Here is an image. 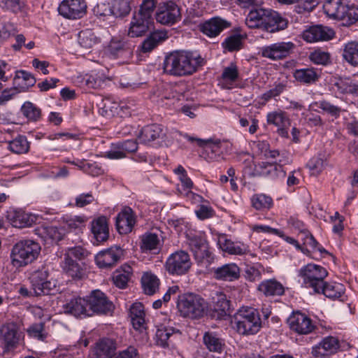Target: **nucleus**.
Masks as SVG:
<instances>
[{"instance_id":"13","label":"nucleus","mask_w":358,"mask_h":358,"mask_svg":"<svg viewBox=\"0 0 358 358\" xmlns=\"http://www.w3.org/2000/svg\"><path fill=\"white\" fill-rule=\"evenodd\" d=\"M231 27V22L220 17H213L199 24V31L209 38L219 36L224 29Z\"/></svg>"},{"instance_id":"25","label":"nucleus","mask_w":358,"mask_h":358,"mask_svg":"<svg viewBox=\"0 0 358 358\" xmlns=\"http://www.w3.org/2000/svg\"><path fill=\"white\" fill-rule=\"evenodd\" d=\"M91 231L97 242H104L109 236L108 223L106 217L100 216L91 222Z\"/></svg>"},{"instance_id":"28","label":"nucleus","mask_w":358,"mask_h":358,"mask_svg":"<svg viewBox=\"0 0 358 358\" xmlns=\"http://www.w3.org/2000/svg\"><path fill=\"white\" fill-rule=\"evenodd\" d=\"M214 276L217 280L234 281L240 277V268L234 263L226 264L214 271Z\"/></svg>"},{"instance_id":"35","label":"nucleus","mask_w":358,"mask_h":358,"mask_svg":"<svg viewBox=\"0 0 358 358\" xmlns=\"http://www.w3.org/2000/svg\"><path fill=\"white\" fill-rule=\"evenodd\" d=\"M266 13V9L261 8L250 10L245 18V24L251 29L260 28L263 29Z\"/></svg>"},{"instance_id":"54","label":"nucleus","mask_w":358,"mask_h":358,"mask_svg":"<svg viewBox=\"0 0 358 358\" xmlns=\"http://www.w3.org/2000/svg\"><path fill=\"white\" fill-rule=\"evenodd\" d=\"M62 267L67 274L73 278H78L81 275V268L80 265L76 261L65 255Z\"/></svg>"},{"instance_id":"50","label":"nucleus","mask_w":358,"mask_h":358,"mask_svg":"<svg viewBox=\"0 0 358 358\" xmlns=\"http://www.w3.org/2000/svg\"><path fill=\"white\" fill-rule=\"evenodd\" d=\"M110 4L113 15L115 17H124L131 9L129 0H112Z\"/></svg>"},{"instance_id":"49","label":"nucleus","mask_w":358,"mask_h":358,"mask_svg":"<svg viewBox=\"0 0 358 358\" xmlns=\"http://www.w3.org/2000/svg\"><path fill=\"white\" fill-rule=\"evenodd\" d=\"M213 309L221 315L226 314L229 309V301L223 292H216L212 297Z\"/></svg>"},{"instance_id":"18","label":"nucleus","mask_w":358,"mask_h":358,"mask_svg":"<svg viewBox=\"0 0 358 358\" xmlns=\"http://www.w3.org/2000/svg\"><path fill=\"white\" fill-rule=\"evenodd\" d=\"M136 222V216L133 210L128 206L124 207L116 217L117 229L122 234L131 232Z\"/></svg>"},{"instance_id":"53","label":"nucleus","mask_w":358,"mask_h":358,"mask_svg":"<svg viewBox=\"0 0 358 358\" xmlns=\"http://www.w3.org/2000/svg\"><path fill=\"white\" fill-rule=\"evenodd\" d=\"M14 81L18 85H20V83H22L20 88L23 90L34 86L36 83V79L34 76L31 73L23 70L16 72Z\"/></svg>"},{"instance_id":"61","label":"nucleus","mask_w":358,"mask_h":358,"mask_svg":"<svg viewBox=\"0 0 358 358\" xmlns=\"http://www.w3.org/2000/svg\"><path fill=\"white\" fill-rule=\"evenodd\" d=\"M28 334L33 338H36L41 341H44L47 337V334L44 330V324L43 323L34 324L27 329Z\"/></svg>"},{"instance_id":"27","label":"nucleus","mask_w":358,"mask_h":358,"mask_svg":"<svg viewBox=\"0 0 358 358\" xmlns=\"http://www.w3.org/2000/svg\"><path fill=\"white\" fill-rule=\"evenodd\" d=\"M164 136V129L161 125L151 124L143 128L138 136V139L141 143H148L157 139L165 141Z\"/></svg>"},{"instance_id":"36","label":"nucleus","mask_w":358,"mask_h":358,"mask_svg":"<svg viewBox=\"0 0 358 358\" xmlns=\"http://www.w3.org/2000/svg\"><path fill=\"white\" fill-rule=\"evenodd\" d=\"M166 38L167 34L164 31H156L152 32L142 43L141 50L143 52H149Z\"/></svg>"},{"instance_id":"44","label":"nucleus","mask_w":358,"mask_h":358,"mask_svg":"<svg viewBox=\"0 0 358 358\" xmlns=\"http://www.w3.org/2000/svg\"><path fill=\"white\" fill-rule=\"evenodd\" d=\"M345 288L343 285L338 282L323 283L320 289V293L324 294L329 299H338L344 293Z\"/></svg>"},{"instance_id":"22","label":"nucleus","mask_w":358,"mask_h":358,"mask_svg":"<svg viewBox=\"0 0 358 358\" xmlns=\"http://www.w3.org/2000/svg\"><path fill=\"white\" fill-rule=\"evenodd\" d=\"M62 307L65 313L71 314L75 317L89 316L87 298L73 297L67 301Z\"/></svg>"},{"instance_id":"8","label":"nucleus","mask_w":358,"mask_h":358,"mask_svg":"<svg viewBox=\"0 0 358 358\" xmlns=\"http://www.w3.org/2000/svg\"><path fill=\"white\" fill-rule=\"evenodd\" d=\"M181 19L180 9L173 1L164 2L159 6L156 20L164 25H172Z\"/></svg>"},{"instance_id":"2","label":"nucleus","mask_w":358,"mask_h":358,"mask_svg":"<svg viewBox=\"0 0 358 358\" xmlns=\"http://www.w3.org/2000/svg\"><path fill=\"white\" fill-rule=\"evenodd\" d=\"M41 251L39 244L31 240H23L15 243L10 252L11 264L19 268L31 263Z\"/></svg>"},{"instance_id":"6","label":"nucleus","mask_w":358,"mask_h":358,"mask_svg":"<svg viewBox=\"0 0 358 358\" xmlns=\"http://www.w3.org/2000/svg\"><path fill=\"white\" fill-rule=\"evenodd\" d=\"M192 265L189 254L184 250H178L167 258L165 268L169 274L182 275L189 271Z\"/></svg>"},{"instance_id":"12","label":"nucleus","mask_w":358,"mask_h":358,"mask_svg":"<svg viewBox=\"0 0 358 358\" xmlns=\"http://www.w3.org/2000/svg\"><path fill=\"white\" fill-rule=\"evenodd\" d=\"M266 121L268 124H272L277 128V133L282 138H289V128L291 120L286 112L277 110L268 113L266 115Z\"/></svg>"},{"instance_id":"1","label":"nucleus","mask_w":358,"mask_h":358,"mask_svg":"<svg viewBox=\"0 0 358 358\" xmlns=\"http://www.w3.org/2000/svg\"><path fill=\"white\" fill-rule=\"evenodd\" d=\"M199 64L198 59L186 51H173L167 55L163 62L164 73L173 76H185L194 73Z\"/></svg>"},{"instance_id":"33","label":"nucleus","mask_w":358,"mask_h":358,"mask_svg":"<svg viewBox=\"0 0 358 358\" xmlns=\"http://www.w3.org/2000/svg\"><path fill=\"white\" fill-rule=\"evenodd\" d=\"M203 341L206 348L210 352L221 353L225 347L224 340L213 331L206 332Z\"/></svg>"},{"instance_id":"48","label":"nucleus","mask_w":358,"mask_h":358,"mask_svg":"<svg viewBox=\"0 0 358 358\" xmlns=\"http://www.w3.org/2000/svg\"><path fill=\"white\" fill-rule=\"evenodd\" d=\"M8 148L15 154H25L29 150V143L24 136L20 135L8 142Z\"/></svg>"},{"instance_id":"55","label":"nucleus","mask_w":358,"mask_h":358,"mask_svg":"<svg viewBox=\"0 0 358 358\" xmlns=\"http://www.w3.org/2000/svg\"><path fill=\"white\" fill-rule=\"evenodd\" d=\"M336 86L339 92L343 94H358V84L350 78L341 80L336 83Z\"/></svg>"},{"instance_id":"26","label":"nucleus","mask_w":358,"mask_h":358,"mask_svg":"<svg viewBox=\"0 0 358 358\" xmlns=\"http://www.w3.org/2000/svg\"><path fill=\"white\" fill-rule=\"evenodd\" d=\"M220 248L230 255H241L248 252V247L244 243H234L225 235H221L217 240Z\"/></svg>"},{"instance_id":"4","label":"nucleus","mask_w":358,"mask_h":358,"mask_svg":"<svg viewBox=\"0 0 358 358\" xmlns=\"http://www.w3.org/2000/svg\"><path fill=\"white\" fill-rule=\"evenodd\" d=\"M178 308L184 317L199 318L207 310V303L199 295L188 294L182 296L178 302Z\"/></svg>"},{"instance_id":"7","label":"nucleus","mask_w":358,"mask_h":358,"mask_svg":"<svg viewBox=\"0 0 358 358\" xmlns=\"http://www.w3.org/2000/svg\"><path fill=\"white\" fill-rule=\"evenodd\" d=\"M187 244L199 261L206 259L208 262L212 259L211 253L208 250V244L205 236L201 232L189 231L186 234Z\"/></svg>"},{"instance_id":"17","label":"nucleus","mask_w":358,"mask_h":358,"mask_svg":"<svg viewBox=\"0 0 358 358\" xmlns=\"http://www.w3.org/2000/svg\"><path fill=\"white\" fill-rule=\"evenodd\" d=\"M334 31L325 26L315 25L303 32L302 37L304 41L308 43L317 41H329L334 36Z\"/></svg>"},{"instance_id":"40","label":"nucleus","mask_w":358,"mask_h":358,"mask_svg":"<svg viewBox=\"0 0 358 358\" xmlns=\"http://www.w3.org/2000/svg\"><path fill=\"white\" fill-rule=\"evenodd\" d=\"M159 279L150 272L145 273L141 278L143 292L148 295H153L159 290Z\"/></svg>"},{"instance_id":"43","label":"nucleus","mask_w":358,"mask_h":358,"mask_svg":"<svg viewBox=\"0 0 358 358\" xmlns=\"http://www.w3.org/2000/svg\"><path fill=\"white\" fill-rule=\"evenodd\" d=\"M132 275V268L128 265H124L121 270L116 271L113 276V283L120 289H124Z\"/></svg>"},{"instance_id":"14","label":"nucleus","mask_w":358,"mask_h":358,"mask_svg":"<svg viewBox=\"0 0 358 358\" xmlns=\"http://www.w3.org/2000/svg\"><path fill=\"white\" fill-rule=\"evenodd\" d=\"M287 323L290 329L299 334H308L315 328L311 319L299 311L293 313L288 317Z\"/></svg>"},{"instance_id":"21","label":"nucleus","mask_w":358,"mask_h":358,"mask_svg":"<svg viewBox=\"0 0 358 358\" xmlns=\"http://www.w3.org/2000/svg\"><path fill=\"white\" fill-rule=\"evenodd\" d=\"M266 16L263 30L274 33L287 28L288 24L287 20L282 17L278 12L267 10Z\"/></svg>"},{"instance_id":"11","label":"nucleus","mask_w":358,"mask_h":358,"mask_svg":"<svg viewBox=\"0 0 358 358\" xmlns=\"http://www.w3.org/2000/svg\"><path fill=\"white\" fill-rule=\"evenodd\" d=\"M295 45L292 42H278L261 48L262 57L272 60L287 57L294 50Z\"/></svg>"},{"instance_id":"62","label":"nucleus","mask_w":358,"mask_h":358,"mask_svg":"<svg viewBox=\"0 0 358 358\" xmlns=\"http://www.w3.org/2000/svg\"><path fill=\"white\" fill-rule=\"evenodd\" d=\"M285 89V85L282 83H275L273 87L266 91L262 96L264 101H268L273 98L278 96Z\"/></svg>"},{"instance_id":"16","label":"nucleus","mask_w":358,"mask_h":358,"mask_svg":"<svg viewBox=\"0 0 358 358\" xmlns=\"http://www.w3.org/2000/svg\"><path fill=\"white\" fill-rule=\"evenodd\" d=\"M152 27V20L134 13L129 23L127 35L131 38L141 37L145 35Z\"/></svg>"},{"instance_id":"57","label":"nucleus","mask_w":358,"mask_h":358,"mask_svg":"<svg viewBox=\"0 0 358 358\" xmlns=\"http://www.w3.org/2000/svg\"><path fill=\"white\" fill-rule=\"evenodd\" d=\"M156 5L157 0H143L138 11L136 13L152 20V15Z\"/></svg>"},{"instance_id":"15","label":"nucleus","mask_w":358,"mask_h":358,"mask_svg":"<svg viewBox=\"0 0 358 358\" xmlns=\"http://www.w3.org/2000/svg\"><path fill=\"white\" fill-rule=\"evenodd\" d=\"M122 255V249L115 245L99 252L95 256V261L99 268H110L117 263Z\"/></svg>"},{"instance_id":"46","label":"nucleus","mask_w":358,"mask_h":358,"mask_svg":"<svg viewBox=\"0 0 358 358\" xmlns=\"http://www.w3.org/2000/svg\"><path fill=\"white\" fill-rule=\"evenodd\" d=\"M238 77L239 71L238 66L235 63L231 62L228 66L224 68L221 80L224 85L229 87L230 85H232L238 80Z\"/></svg>"},{"instance_id":"23","label":"nucleus","mask_w":358,"mask_h":358,"mask_svg":"<svg viewBox=\"0 0 358 358\" xmlns=\"http://www.w3.org/2000/svg\"><path fill=\"white\" fill-rule=\"evenodd\" d=\"M174 135L176 137L177 136H182L190 143H196L199 146L205 148L208 155L207 157L209 160H217L220 157L219 154H217L220 151V142L211 143L208 141L191 136L187 134H182L178 131H176Z\"/></svg>"},{"instance_id":"60","label":"nucleus","mask_w":358,"mask_h":358,"mask_svg":"<svg viewBox=\"0 0 358 358\" xmlns=\"http://www.w3.org/2000/svg\"><path fill=\"white\" fill-rule=\"evenodd\" d=\"M87 218L84 215H75L66 220V225L71 230H81L85 227Z\"/></svg>"},{"instance_id":"45","label":"nucleus","mask_w":358,"mask_h":358,"mask_svg":"<svg viewBox=\"0 0 358 358\" xmlns=\"http://www.w3.org/2000/svg\"><path fill=\"white\" fill-rule=\"evenodd\" d=\"M128 43L120 36H114L110 41L107 50L113 56H119L129 50Z\"/></svg>"},{"instance_id":"30","label":"nucleus","mask_w":358,"mask_h":358,"mask_svg":"<svg viewBox=\"0 0 358 358\" xmlns=\"http://www.w3.org/2000/svg\"><path fill=\"white\" fill-rule=\"evenodd\" d=\"M116 350L115 342L109 338H103L96 343L94 355L97 358H113Z\"/></svg>"},{"instance_id":"5","label":"nucleus","mask_w":358,"mask_h":358,"mask_svg":"<svg viewBox=\"0 0 358 358\" xmlns=\"http://www.w3.org/2000/svg\"><path fill=\"white\" fill-rule=\"evenodd\" d=\"M299 275L307 287H311L315 292L320 293L324 279L327 276L328 272L320 265L308 264L300 269Z\"/></svg>"},{"instance_id":"29","label":"nucleus","mask_w":358,"mask_h":358,"mask_svg":"<svg viewBox=\"0 0 358 358\" xmlns=\"http://www.w3.org/2000/svg\"><path fill=\"white\" fill-rule=\"evenodd\" d=\"M339 348L338 340L333 336L324 338L317 346L313 348L312 354L315 356H322L335 353Z\"/></svg>"},{"instance_id":"37","label":"nucleus","mask_w":358,"mask_h":358,"mask_svg":"<svg viewBox=\"0 0 358 358\" xmlns=\"http://www.w3.org/2000/svg\"><path fill=\"white\" fill-rule=\"evenodd\" d=\"M0 332L8 346L15 345L20 340L17 327L14 323H8L3 325Z\"/></svg>"},{"instance_id":"34","label":"nucleus","mask_w":358,"mask_h":358,"mask_svg":"<svg viewBox=\"0 0 358 358\" xmlns=\"http://www.w3.org/2000/svg\"><path fill=\"white\" fill-rule=\"evenodd\" d=\"M84 80L85 85L92 89L102 88L110 82V78L106 76L103 71H93L86 75Z\"/></svg>"},{"instance_id":"19","label":"nucleus","mask_w":358,"mask_h":358,"mask_svg":"<svg viewBox=\"0 0 358 358\" xmlns=\"http://www.w3.org/2000/svg\"><path fill=\"white\" fill-rule=\"evenodd\" d=\"M7 219L16 228L31 226L37 220V216L20 209H12L7 212Z\"/></svg>"},{"instance_id":"47","label":"nucleus","mask_w":358,"mask_h":358,"mask_svg":"<svg viewBox=\"0 0 358 358\" xmlns=\"http://www.w3.org/2000/svg\"><path fill=\"white\" fill-rule=\"evenodd\" d=\"M99 43V38L90 29L83 30L78 34V43L84 49L92 48Z\"/></svg>"},{"instance_id":"24","label":"nucleus","mask_w":358,"mask_h":358,"mask_svg":"<svg viewBox=\"0 0 358 358\" xmlns=\"http://www.w3.org/2000/svg\"><path fill=\"white\" fill-rule=\"evenodd\" d=\"M257 289L260 294L266 297L282 296L285 293L282 284L274 278L262 280Z\"/></svg>"},{"instance_id":"59","label":"nucleus","mask_w":358,"mask_h":358,"mask_svg":"<svg viewBox=\"0 0 358 358\" xmlns=\"http://www.w3.org/2000/svg\"><path fill=\"white\" fill-rule=\"evenodd\" d=\"M310 60L315 64L326 65L329 62L330 55L322 50H315L309 55Z\"/></svg>"},{"instance_id":"41","label":"nucleus","mask_w":358,"mask_h":358,"mask_svg":"<svg viewBox=\"0 0 358 358\" xmlns=\"http://www.w3.org/2000/svg\"><path fill=\"white\" fill-rule=\"evenodd\" d=\"M343 59L352 66H358V41H351L343 45Z\"/></svg>"},{"instance_id":"10","label":"nucleus","mask_w":358,"mask_h":358,"mask_svg":"<svg viewBox=\"0 0 358 358\" xmlns=\"http://www.w3.org/2000/svg\"><path fill=\"white\" fill-rule=\"evenodd\" d=\"M86 10L87 5L84 0H63L58 7L59 15L70 20L83 17Z\"/></svg>"},{"instance_id":"58","label":"nucleus","mask_w":358,"mask_h":358,"mask_svg":"<svg viewBox=\"0 0 358 358\" xmlns=\"http://www.w3.org/2000/svg\"><path fill=\"white\" fill-rule=\"evenodd\" d=\"M43 234L45 238L57 242L62 239L64 231L55 226H48L43 228Z\"/></svg>"},{"instance_id":"64","label":"nucleus","mask_w":358,"mask_h":358,"mask_svg":"<svg viewBox=\"0 0 358 358\" xmlns=\"http://www.w3.org/2000/svg\"><path fill=\"white\" fill-rule=\"evenodd\" d=\"M318 107L322 109L324 112L335 117L336 118L340 116V113L342 111L341 108L331 104L330 102L327 101H320L317 103Z\"/></svg>"},{"instance_id":"51","label":"nucleus","mask_w":358,"mask_h":358,"mask_svg":"<svg viewBox=\"0 0 358 358\" xmlns=\"http://www.w3.org/2000/svg\"><path fill=\"white\" fill-rule=\"evenodd\" d=\"M21 112L29 120L36 122L41 116V110L30 101H26L21 107Z\"/></svg>"},{"instance_id":"63","label":"nucleus","mask_w":358,"mask_h":358,"mask_svg":"<svg viewBox=\"0 0 358 358\" xmlns=\"http://www.w3.org/2000/svg\"><path fill=\"white\" fill-rule=\"evenodd\" d=\"M263 268L260 266H248L245 270V277L250 282H255L262 278Z\"/></svg>"},{"instance_id":"3","label":"nucleus","mask_w":358,"mask_h":358,"mask_svg":"<svg viewBox=\"0 0 358 358\" xmlns=\"http://www.w3.org/2000/svg\"><path fill=\"white\" fill-rule=\"evenodd\" d=\"M234 324L237 331L241 334H255L259 331L262 321L256 309L243 307L234 315Z\"/></svg>"},{"instance_id":"42","label":"nucleus","mask_w":358,"mask_h":358,"mask_svg":"<svg viewBox=\"0 0 358 358\" xmlns=\"http://www.w3.org/2000/svg\"><path fill=\"white\" fill-rule=\"evenodd\" d=\"M47 278L48 272L45 270H38L31 274L30 280L35 295L43 294L45 282Z\"/></svg>"},{"instance_id":"9","label":"nucleus","mask_w":358,"mask_h":358,"mask_svg":"<svg viewBox=\"0 0 358 358\" xmlns=\"http://www.w3.org/2000/svg\"><path fill=\"white\" fill-rule=\"evenodd\" d=\"M89 316L94 313L106 314L113 310V303L110 302L106 295L99 290L92 292L87 296Z\"/></svg>"},{"instance_id":"39","label":"nucleus","mask_w":358,"mask_h":358,"mask_svg":"<svg viewBox=\"0 0 358 358\" xmlns=\"http://www.w3.org/2000/svg\"><path fill=\"white\" fill-rule=\"evenodd\" d=\"M140 247L143 252H153L156 253L159 250L160 240L157 234L146 233L141 237Z\"/></svg>"},{"instance_id":"56","label":"nucleus","mask_w":358,"mask_h":358,"mask_svg":"<svg viewBox=\"0 0 358 358\" xmlns=\"http://www.w3.org/2000/svg\"><path fill=\"white\" fill-rule=\"evenodd\" d=\"M252 206L257 210L268 209L273 204L272 199L265 194H255L251 199Z\"/></svg>"},{"instance_id":"52","label":"nucleus","mask_w":358,"mask_h":358,"mask_svg":"<svg viewBox=\"0 0 358 358\" xmlns=\"http://www.w3.org/2000/svg\"><path fill=\"white\" fill-rule=\"evenodd\" d=\"M243 45V37L241 34H232L227 37L222 43L223 49L228 52L238 51Z\"/></svg>"},{"instance_id":"38","label":"nucleus","mask_w":358,"mask_h":358,"mask_svg":"<svg viewBox=\"0 0 358 358\" xmlns=\"http://www.w3.org/2000/svg\"><path fill=\"white\" fill-rule=\"evenodd\" d=\"M294 77L300 83L312 84L318 80L320 72L313 68L300 69L294 71Z\"/></svg>"},{"instance_id":"31","label":"nucleus","mask_w":358,"mask_h":358,"mask_svg":"<svg viewBox=\"0 0 358 358\" xmlns=\"http://www.w3.org/2000/svg\"><path fill=\"white\" fill-rule=\"evenodd\" d=\"M145 310L143 305L140 302H136L131 305L129 309V317L134 328L141 330L145 328Z\"/></svg>"},{"instance_id":"32","label":"nucleus","mask_w":358,"mask_h":358,"mask_svg":"<svg viewBox=\"0 0 358 358\" xmlns=\"http://www.w3.org/2000/svg\"><path fill=\"white\" fill-rule=\"evenodd\" d=\"M157 96L162 101H167L165 104L169 106H175L176 102L185 99L182 93L178 92L176 88L170 85L162 86Z\"/></svg>"},{"instance_id":"20","label":"nucleus","mask_w":358,"mask_h":358,"mask_svg":"<svg viewBox=\"0 0 358 358\" xmlns=\"http://www.w3.org/2000/svg\"><path fill=\"white\" fill-rule=\"evenodd\" d=\"M348 6V0H327L323 6V9L329 17L345 20Z\"/></svg>"}]
</instances>
